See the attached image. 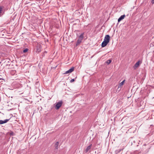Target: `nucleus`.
I'll list each match as a JSON object with an SVG mask.
<instances>
[{"instance_id":"nucleus-15","label":"nucleus","mask_w":154,"mask_h":154,"mask_svg":"<svg viewBox=\"0 0 154 154\" xmlns=\"http://www.w3.org/2000/svg\"><path fill=\"white\" fill-rule=\"evenodd\" d=\"M111 61H112L111 60L109 59V60H108L106 61V63L107 64H109L111 63Z\"/></svg>"},{"instance_id":"nucleus-7","label":"nucleus","mask_w":154,"mask_h":154,"mask_svg":"<svg viewBox=\"0 0 154 154\" xmlns=\"http://www.w3.org/2000/svg\"><path fill=\"white\" fill-rule=\"evenodd\" d=\"M109 43L106 41H103L101 44V46L102 47H105Z\"/></svg>"},{"instance_id":"nucleus-5","label":"nucleus","mask_w":154,"mask_h":154,"mask_svg":"<svg viewBox=\"0 0 154 154\" xmlns=\"http://www.w3.org/2000/svg\"><path fill=\"white\" fill-rule=\"evenodd\" d=\"M9 120V119H6L4 121L2 120H0V125L4 123H5L8 122V121Z\"/></svg>"},{"instance_id":"nucleus-22","label":"nucleus","mask_w":154,"mask_h":154,"mask_svg":"<svg viewBox=\"0 0 154 154\" xmlns=\"http://www.w3.org/2000/svg\"><path fill=\"white\" fill-rule=\"evenodd\" d=\"M153 98H154V97H153Z\"/></svg>"},{"instance_id":"nucleus-13","label":"nucleus","mask_w":154,"mask_h":154,"mask_svg":"<svg viewBox=\"0 0 154 154\" xmlns=\"http://www.w3.org/2000/svg\"><path fill=\"white\" fill-rule=\"evenodd\" d=\"M41 51V49L40 48H37L36 49L35 52L37 53H39Z\"/></svg>"},{"instance_id":"nucleus-16","label":"nucleus","mask_w":154,"mask_h":154,"mask_svg":"<svg viewBox=\"0 0 154 154\" xmlns=\"http://www.w3.org/2000/svg\"><path fill=\"white\" fill-rule=\"evenodd\" d=\"M125 81L124 80L122 81V82H121L119 84V86L120 87L122 86L124 84Z\"/></svg>"},{"instance_id":"nucleus-6","label":"nucleus","mask_w":154,"mask_h":154,"mask_svg":"<svg viewBox=\"0 0 154 154\" xmlns=\"http://www.w3.org/2000/svg\"><path fill=\"white\" fill-rule=\"evenodd\" d=\"M140 61H138L136 62V63L134 64V66L133 68L134 69H136L137 67H138L139 65L140 64Z\"/></svg>"},{"instance_id":"nucleus-2","label":"nucleus","mask_w":154,"mask_h":154,"mask_svg":"<svg viewBox=\"0 0 154 154\" xmlns=\"http://www.w3.org/2000/svg\"><path fill=\"white\" fill-rule=\"evenodd\" d=\"M110 36L109 35H106L104 39V41L109 43L110 40Z\"/></svg>"},{"instance_id":"nucleus-20","label":"nucleus","mask_w":154,"mask_h":154,"mask_svg":"<svg viewBox=\"0 0 154 154\" xmlns=\"http://www.w3.org/2000/svg\"><path fill=\"white\" fill-rule=\"evenodd\" d=\"M13 132H12L11 133H10V134L12 135H13Z\"/></svg>"},{"instance_id":"nucleus-19","label":"nucleus","mask_w":154,"mask_h":154,"mask_svg":"<svg viewBox=\"0 0 154 154\" xmlns=\"http://www.w3.org/2000/svg\"><path fill=\"white\" fill-rule=\"evenodd\" d=\"M151 3L153 4L154 3V0H152Z\"/></svg>"},{"instance_id":"nucleus-21","label":"nucleus","mask_w":154,"mask_h":154,"mask_svg":"<svg viewBox=\"0 0 154 154\" xmlns=\"http://www.w3.org/2000/svg\"><path fill=\"white\" fill-rule=\"evenodd\" d=\"M45 53H47V52H46V51H45Z\"/></svg>"},{"instance_id":"nucleus-4","label":"nucleus","mask_w":154,"mask_h":154,"mask_svg":"<svg viewBox=\"0 0 154 154\" xmlns=\"http://www.w3.org/2000/svg\"><path fill=\"white\" fill-rule=\"evenodd\" d=\"M5 63H6V66H8V67L9 68H12L11 66H10L11 64V62L9 61H8L6 62V61H5Z\"/></svg>"},{"instance_id":"nucleus-8","label":"nucleus","mask_w":154,"mask_h":154,"mask_svg":"<svg viewBox=\"0 0 154 154\" xmlns=\"http://www.w3.org/2000/svg\"><path fill=\"white\" fill-rule=\"evenodd\" d=\"M125 17V15H122L118 19V22H120L121 20L123 19Z\"/></svg>"},{"instance_id":"nucleus-10","label":"nucleus","mask_w":154,"mask_h":154,"mask_svg":"<svg viewBox=\"0 0 154 154\" xmlns=\"http://www.w3.org/2000/svg\"><path fill=\"white\" fill-rule=\"evenodd\" d=\"M84 33H82L80 35L79 37V39H81V40H82L84 38Z\"/></svg>"},{"instance_id":"nucleus-1","label":"nucleus","mask_w":154,"mask_h":154,"mask_svg":"<svg viewBox=\"0 0 154 154\" xmlns=\"http://www.w3.org/2000/svg\"><path fill=\"white\" fill-rule=\"evenodd\" d=\"M63 103L62 101H61L60 102H59L57 103H56V106H55V108L56 109H59L60 106H61L62 104Z\"/></svg>"},{"instance_id":"nucleus-17","label":"nucleus","mask_w":154,"mask_h":154,"mask_svg":"<svg viewBox=\"0 0 154 154\" xmlns=\"http://www.w3.org/2000/svg\"><path fill=\"white\" fill-rule=\"evenodd\" d=\"M28 51V49L27 48H26L23 50V52L24 53Z\"/></svg>"},{"instance_id":"nucleus-11","label":"nucleus","mask_w":154,"mask_h":154,"mask_svg":"<svg viewBox=\"0 0 154 154\" xmlns=\"http://www.w3.org/2000/svg\"><path fill=\"white\" fill-rule=\"evenodd\" d=\"M59 144V143L58 141L57 142L55 143V145H54V147H55V149H58V146Z\"/></svg>"},{"instance_id":"nucleus-18","label":"nucleus","mask_w":154,"mask_h":154,"mask_svg":"<svg viewBox=\"0 0 154 154\" xmlns=\"http://www.w3.org/2000/svg\"><path fill=\"white\" fill-rule=\"evenodd\" d=\"M74 81H75L74 79H71L70 81V82L72 83V82H74Z\"/></svg>"},{"instance_id":"nucleus-14","label":"nucleus","mask_w":154,"mask_h":154,"mask_svg":"<svg viewBox=\"0 0 154 154\" xmlns=\"http://www.w3.org/2000/svg\"><path fill=\"white\" fill-rule=\"evenodd\" d=\"M122 150V149H119L116 150L115 151V153L116 154H117L119 152H120Z\"/></svg>"},{"instance_id":"nucleus-9","label":"nucleus","mask_w":154,"mask_h":154,"mask_svg":"<svg viewBox=\"0 0 154 154\" xmlns=\"http://www.w3.org/2000/svg\"><path fill=\"white\" fill-rule=\"evenodd\" d=\"M82 40L81 39H79L77 40V42L75 46H77L78 45H79L82 42Z\"/></svg>"},{"instance_id":"nucleus-12","label":"nucleus","mask_w":154,"mask_h":154,"mask_svg":"<svg viewBox=\"0 0 154 154\" xmlns=\"http://www.w3.org/2000/svg\"><path fill=\"white\" fill-rule=\"evenodd\" d=\"M92 144H91L87 147L86 149L85 150L86 152H87L88 151V150L91 149L92 146Z\"/></svg>"},{"instance_id":"nucleus-3","label":"nucleus","mask_w":154,"mask_h":154,"mask_svg":"<svg viewBox=\"0 0 154 154\" xmlns=\"http://www.w3.org/2000/svg\"><path fill=\"white\" fill-rule=\"evenodd\" d=\"M74 69V67H72L70 69L66 71L64 73V74H69L72 72Z\"/></svg>"}]
</instances>
